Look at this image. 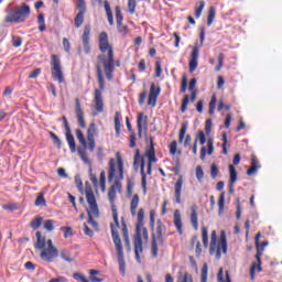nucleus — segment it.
<instances>
[{
  "instance_id": "f257e3e1",
  "label": "nucleus",
  "mask_w": 282,
  "mask_h": 282,
  "mask_svg": "<svg viewBox=\"0 0 282 282\" xmlns=\"http://www.w3.org/2000/svg\"><path fill=\"white\" fill-rule=\"evenodd\" d=\"M115 183L108 189V202H110L113 223L110 224V231L115 249L117 251V259L119 270L124 274V251L122 249V240L120 239V221L118 220V207L116 206V197L118 193H122V180H124V161L122 156H116L108 162V181Z\"/></svg>"
},
{
  "instance_id": "f03ea898",
  "label": "nucleus",
  "mask_w": 282,
  "mask_h": 282,
  "mask_svg": "<svg viewBox=\"0 0 282 282\" xmlns=\"http://www.w3.org/2000/svg\"><path fill=\"white\" fill-rule=\"evenodd\" d=\"M99 51L101 55L97 56V80L99 83V89H95L94 93V106L91 110L95 111L94 116L102 113L105 111V101L102 100V93L105 91V77L102 76V67L108 80H113V72L116 66L120 67V61L113 58V45L109 43V35L107 32L99 34Z\"/></svg>"
},
{
  "instance_id": "7ed1b4c3",
  "label": "nucleus",
  "mask_w": 282,
  "mask_h": 282,
  "mask_svg": "<svg viewBox=\"0 0 282 282\" xmlns=\"http://www.w3.org/2000/svg\"><path fill=\"white\" fill-rule=\"evenodd\" d=\"M85 193H86V202L89 206V208L87 209L88 224H90L93 228L97 229L98 223L94 219H98V217H100V210L98 209L96 195L94 194V189L91 188V185H89V182H86Z\"/></svg>"
},
{
  "instance_id": "20e7f679",
  "label": "nucleus",
  "mask_w": 282,
  "mask_h": 282,
  "mask_svg": "<svg viewBox=\"0 0 282 282\" xmlns=\"http://www.w3.org/2000/svg\"><path fill=\"white\" fill-rule=\"evenodd\" d=\"M30 14H32V9L30 4L25 2L21 3L7 11V15L4 17V23H25L28 19H30Z\"/></svg>"
},
{
  "instance_id": "39448f33",
  "label": "nucleus",
  "mask_w": 282,
  "mask_h": 282,
  "mask_svg": "<svg viewBox=\"0 0 282 282\" xmlns=\"http://www.w3.org/2000/svg\"><path fill=\"white\" fill-rule=\"evenodd\" d=\"M228 252V240L226 238V231H220V238L217 239V230L212 231L209 254L215 256L216 259H221V254Z\"/></svg>"
},
{
  "instance_id": "423d86ee",
  "label": "nucleus",
  "mask_w": 282,
  "mask_h": 282,
  "mask_svg": "<svg viewBox=\"0 0 282 282\" xmlns=\"http://www.w3.org/2000/svg\"><path fill=\"white\" fill-rule=\"evenodd\" d=\"M138 206H140V196L134 194L130 202V213L132 217H135L137 215L135 231L142 232V228L144 226V208H140L138 210Z\"/></svg>"
},
{
  "instance_id": "0eeeda50",
  "label": "nucleus",
  "mask_w": 282,
  "mask_h": 282,
  "mask_svg": "<svg viewBox=\"0 0 282 282\" xmlns=\"http://www.w3.org/2000/svg\"><path fill=\"white\" fill-rule=\"evenodd\" d=\"M164 231V224L161 219L156 221V229L155 232L152 235V242H151V254L152 257L158 258V252L161 246H164V238L162 232Z\"/></svg>"
},
{
  "instance_id": "6e6552de",
  "label": "nucleus",
  "mask_w": 282,
  "mask_h": 282,
  "mask_svg": "<svg viewBox=\"0 0 282 282\" xmlns=\"http://www.w3.org/2000/svg\"><path fill=\"white\" fill-rule=\"evenodd\" d=\"M51 74H52L53 80H56L59 84L65 83V76L63 75V67L61 66V58L56 54H53L51 56Z\"/></svg>"
},
{
  "instance_id": "1a4fd4ad",
  "label": "nucleus",
  "mask_w": 282,
  "mask_h": 282,
  "mask_svg": "<svg viewBox=\"0 0 282 282\" xmlns=\"http://www.w3.org/2000/svg\"><path fill=\"white\" fill-rule=\"evenodd\" d=\"M58 257V249L52 242V239H48L46 242V247L42 249L40 253V259L45 261L46 263H53L54 259Z\"/></svg>"
},
{
  "instance_id": "9d476101",
  "label": "nucleus",
  "mask_w": 282,
  "mask_h": 282,
  "mask_svg": "<svg viewBox=\"0 0 282 282\" xmlns=\"http://www.w3.org/2000/svg\"><path fill=\"white\" fill-rule=\"evenodd\" d=\"M254 239H256V246H257V253H256L257 262H252L250 268L251 281H254L256 272H263V268H261V247H259V239H261V232H258Z\"/></svg>"
},
{
  "instance_id": "9b49d317",
  "label": "nucleus",
  "mask_w": 282,
  "mask_h": 282,
  "mask_svg": "<svg viewBox=\"0 0 282 282\" xmlns=\"http://www.w3.org/2000/svg\"><path fill=\"white\" fill-rule=\"evenodd\" d=\"M145 158H148V175H151L153 164L158 162V156H155V143L153 138H150V147L145 150Z\"/></svg>"
},
{
  "instance_id": "f8f14e48",
  "label": "nucleus",
  "mask_w": 282,
  "mask_h": 282,
  "mask_svg": "<svg viewBox=\"0 0 282 282\" xmlns=\"http://www.w3.org/2000/svg\"><path fill=\"white\" fill-rule=\"evenodd\" d=\"M77 14L75 15V28H82L85 23V14H87V4L85 0H77Z\"/></svg>"
},
{
  "instance_id": "ddd939ff",
  "label": "nucleus",
  "mask_w": 282,
  "mask_h": 282,
  "mask_svg": "<svg viewBox=\"0 0 282 282\" xmlns=\"http://www.w3.org/2000/svg\"><path fill=\"white\" fill-rule=\"evenodd\" d=\"M115 13L117 21V31L120 33L121 36H127V34H129V26L122 23L124 21V17L122 15V10L120 9V7L117 6L115 8Z\"/></svg>"
},
{
  "instance_id": "4468645a",
  "label": "nucleus",
  "mask_w": 282,
  "mask_h": 282,
  "mask_svg": "<svg viewBox=\"0 0 282 282\" xmlns=\"http://www.w3.org/2000/svg\"><path fill=\"white\" fill-rule=\"evenodd\" d=\"M134 166L140 165L141 169V186L147 192V173H144V159L140 158V149H137L134 154Z\"/></svg>"
},
{
  "instance_id": "2eb2a0df",
  "label": "nucleus",
  "mask_w": 282,
  "mask_h": 282,
  "mask_svg": "<svg viewBox=\"0 0 282 282\" xmlns=\"http://www.w3.org/2000/svg\"><path fill=\"white\" fill-rule=\"evenodd\" d=\"M89 41H91V25L86 24L82 34V43L84 45L85 54H91V44H89Z\"/></svg>"
},
{
  "instance_id": "dca6fc26",
  "label": "nucleus",
  "mask_w": 282,
  "mask_h": 282,
  "mask_svg": "<svg viewBox=\"0 0 282 282\" xmlns=\"http://www.w3.org/2000/svg\"><path fill=\"white\" fill-rule=\"evenodd\" d=\"M186 131H188V121H185L181 124L178 132V144H184L185 148L188 147L191 142H193V137H191V134H186Z\"/></svg>"
},
{
  "instance_id": "f3484780",
  "label": "nucleus",
  "mask_w": 282,
  "mask_h": 282,
  "mask_svg": "<svg viewBox=\"0 0 282 282\" xmlns=\"http://www.w3.org/2000/svg\"><path fill=\"white\" fill-rule=\"evenodd\" d=\"M96 135H98V128L96 127V123H90L87 130L89 151H94L96 149Z\"/></svg>"
},
{
  "instance_id": "a211bd4d",
  "label": "nucleus",
  "mask_w": 282,
  "mask_h": 282,
  "mask_svg": "<svg viewBox=\"0 0 282 282\" xmlns=\"http://www.w3.org/2000/svg\"><path fill=\"white\" fill-rule=\"evenodd\" d=\"M161 91H162V88H160V86H156L155 84H151L150 93L148 96V105L150 107H155V105H158V97L160 96Z\"/></svg>"
},
{
  "instance_id": "6ab92c4d",
  "label": "nucleus",
  "mask_w": 282,
  "mask_h": 282,
  "mask_svg": "<svg viewBox=\"0 0 282 282\" xmlns=\"http://www.w3.org/2000/svg\"><path fill=\"white\" fill-rule=\"evenodd\" d=\"M144 250L142 242V231H135L134 236V257L137 261H140V254H142Z\"/></svg>"
},
{
  "instance_id": "aec40b11",
  "label": "nucleus",
  "mask_w": 282,
  "mask_h": 282,
  "mask_svg": "<svg viewBox=\"0 0 282 282\" xmlns=\"http://www.w3.org/2000/svg\"><path fill=\"white\" fill-rule=\"evenodd\" d=\"M199 46L195 45L192 48L191 58H189V72L193 74L195 69H197V65H199Z\"/></svg>"
},
{
  "instance_id": "412c9836",
  "label": "nucleus",
  "mask_w": 282,
  "mask_h": 282,
  "mask_svg": "<svg viewBox=\"0 0 282 282\" xmlns=\"http://www.w3.org/2000/svg\"><path fill=\"white\" fill-rule=\"evenodd\" d=\"M138 135L142 138V129H149V117L144 112H139L137 118Z\"/></svg>"
},
{
  "instance_id": "4be33fe9",
  "label": "nucleus",
  "mask_w": 282,
  "mask_h": 282,
  "mask_svg": "<svg viewBox=\"0 0 282 282\" xmlns=\"http://www.w3.org/2000/svg\"><path fill=\"white\" fill-rule=\"evenodd\" d=\"M75 112L77 116V121L79 127H82V129H85L86 123H85V113L83 112V107L80 106V99L75 98Z\"/></svg>"
},
{
  "instance_id": "5701e85b",
  "label": "nucleus",
  "mask_w": 282,
  "mask_h": 282,
  "mask_svg": "<svg viewBox=\"0 0 282 282\" xmlns=\"http://www.w3.org/2000/svg\"><path fill=\"white\" fill-rule=\"evenodd\" d=\"M191 96L185 95L182 99L181 104V113H186V109H188V102H195L197 100V90H191Z\"/></svg>"
},
{
  "instance_id": "b1692460",
  "label": "nucleus",
  "mask_w": 282,
  "mask_h": 282,
  "mask_svg": "<svg viewBox=\"0 0 282 282\" xmlns=\"http://www.w3.org/2000/svg\"><path fill=\"white\" fill-rule=\"evenodd\" d=\"M184 186V177L180 176L174 184V197L177 204H182V187Z\"/></svg>"
},
{
  "instance_id": "393cba45",
  "label": "nucleus",
  "mask_w": 282,
  "mask_h": 282,
  "mask_svg": "<svg viewBox=\"0 0 282 282\" xmlns=\"http://www.w3.org/2000/svg\"><path fill=\"white\" fill-rule=\"evenodd\" d=\"M214 151H215L214 140L213 138H209L207 140V151H206V147H203L200 149V160H206V153L207 155H213Z\"/></svg>"
},
{
  "instance_id": "a878e982",
  "label": "nucleus",
  "mask_w": 282,
  "mask_h": 282,
  "mask_svg": "<svg viewBox=\"0 0 282 282\" xmlns=\"http://www.w3.org/2000/svg\"><path fill=\"white\" fill-rule=\"evenodd\" d=\"M121 232H122L123 241L126 243V248H128V250H131V240H129V228L127 227V223L124 221V218H121Z\"/></svg>"
},
{
  "instance_id": "bb28decb",
  "label": "nucleus",
  "mask_w": 282,
  "mask_h": 282,
  "mask_svg": "<svg viewBox=\"0 0 282 282\" xmlns=\"http://www.w3.org/2000/svg\"><path fill=\"white\" fill-rule=\"evenodd\" d=\"M237 182V169H235V165H229V193H235V189H232V186Z\"/></svg>"
},
{
  "instance_id": "cd10ccee",
  "label": "nucleus",
  "mask_w": 282,
  "mask_h": 282,
  "mask_svg": "<svg viewBox=\"0 0 282 282\" xmlns=\"http://www.w3.org/2000/svg\"><path fill=\"white\" fill-rule=\"evenodd\" d=\"M35 237H36L35 248H37L39 250H43L47 248V240L45 239V236L41 234V231H36Z\"/></svg>"
},
{
  "instance_id": "c85d7f7f",
  "label": "nucleus",
  "mask_w": 282,
  "mask_h": 282,
  "mask_svg": "<svg viewBox=\"0 0 282 282\" xmlns=\"http://www.w3.org/2000/svg\"><path fill=\"white\" fill-rule=\"evenodd\" d=\"M192 214H191V224L194 228V230H199V220L197 215V206L193 205L191 207Z\"/></svg>"
},
{
  "instance_id": "c756f323",
  "label": "nucleus",
  "mask_w": 282,
  "mask_h": 282,
  "mask_svg": "<svg viewBox=\"0 0 282 282\" xmlns=\"http://www.w3.org/2000/svg\"><path fill=\"white\" fill-rule=\"evenodd\" d=\"M174 226L178 232V235H184L183 224H182V215L180 210L174 212Z\"/></svg>"
},
{
  "instance_id": "7c9ffc66",
  "label": "nucleus",
  "mask_w": 282,
  "mask_h": 282,
  "mask_svg": "<svg viewBox=\"0 0 282 282\" xmlns=\"http://www.w3.org/2000/svg\"><path fill=\"white\" fill-rule=\"evenodd\" d=\"M259 169H261V165H259V160H257V156H252L251 158V166L249 170H247V175L252 176L254 175V173H257V171H259Z\"/></svg>"
},
{
  "instance_id": "2f4dec72",
  "label": "nucleus",
  "mask_w": 282,
  "mask_h": 282,
  "mask_svg": "<svg viewBox=\"0 0 282 282\" xmlns=\"http://www.w3.org/2000/svg\"><path fill=\"white\" fill-rule=\"evenodd\" d=\"M66 131V141L68 142V147L72 153H76V141L74 140V134H72V129Z\"/></svg>"
},
{
  "instance_id": "473e14b6",
  "label": "nucleus",
  "mask_w": 282,
  "mask_h": 282,
  "mask_svg": "<svg viewBox=\"0 0 282 282\" xmlns=\"http://www.w3.org/2000/svg\"><path fill=\"white\" fill-rule=\"evenodd\" d=\"M104 8L106 10V17L110 26H113V11H111V4L107 0L104 1Z\"/></svg>"
},
{
  "instance_id": "72a5a7b5",
  "label": "nucleus",
  "mask_w": 282,
  "mask_h": 282,
  "mask_svg": "<svg viewBox=\"0 0 282 282\" xmlns=\"http://www.w3.org/2000/svg\"><path fill=\"white\" fill-rule=\"evenodd\" d=\"M204 8H206V1L199 0L198 6L195 7V19H199L202 17V13L204 12Z\"/></svg>"
},
{
  "instance_id": "f704fd0d",
  "label": "nucleus",
  "mask_w": 282,
  "mask_h": 282,
  "mask_svg": "<svg viewBox=\"0 0 282 282\" xmlns=\"http://www.w3.org/2000/svg\"><path fill=\"white\" fill-rule=\"evenodd\" d=\"M217 14V10L215 9V7H210L208 9V13H207V26L210 28V25H213V21H215V17Z\"/></svg>"
},
{
  "instance_id": "c9c22d12",
  "label": "nucleus",
  "mask_w": 282,
  "mask_h": 282,
  "mask_svg": "<svg viewBox=\"0 0 282 282\" xmlns=\"http://www.w3.org/2000/svg\"><path fill=\"white\" fill-rule=\"evenodd\" d=\"M192 246H195V252L197 257H200L202 254V242L199 241V238L197 236H194L192 238Z\"/></svg>"
},
{
  "instance_id": "e433bc0d",
  "label": "nucleus",
  "mask_w": 282,
  "mask_h": 282,
  "mask_svg": "<svg viewBox=\"0 0 282 282\" xmlns=\"http://www.w3.org/2000/svg\"><path fill=\"white\" fill-rule=\"evenodd\" d=\"M42 225H43V217L41 216L33 218L30 223V226L33 230H39V228H41Z\"/></svg>"
},
{
  "instance_id": "4c0bfd02",
  "label": "nucleus",
  "mask_w": 282,
  "mask_h": 282,
  "mask_svg": "<svg viewBox=\"0 0 282 282\" xmlns=\"http://www.w3.org/2000/svg\"><path fill=\"white\" fill-rule=\"evenodd\" d=\"M37 23L40 32H45V30H47V25H45V15L43 13L37 15Z\"/></svg>"
},
{
  "instance_id": "58836bf2",
  "label": "nucleus",
  "mask_w": 282,
  "mask_h": 282,
  "mask_svg": "<svg viewBox=\"0 0 282 282\" xmlns=\"http://www.w3.org/2000/svg\"><path fill=\"white\" fill-rule=\"evenodd\" d=\"M75 133L79 144H82L83 147H88L87 140H85V134L83 133V131L80 129H77Z\"/></svg>"
},
{
  "instance_id": "ea45409f",
  "label": "nucleus",
  "mask_w": 282,
  "mask_h": 282,
  "mask_svg": "<svg viewBox=\"0 0 282 282\" xmlns=\"http://www.w3.org/2000/svg\"><path fill=\"white\" fill-rule=\"evenodd\" d=\"M170 154L171 155H182V150H177V141H172L170 144Z\"/></svg>"
},
{
  "instance_id": "a19ab883",
  "label": "nucleus",
  "mask_w": 282,
  "mask_h": 282,
  "mask_svg": "<svg viewBox=\"0 0 282 282\" xmlns=\"http://www.w3.org/2000/svg\"><path fill=\"white\" fill-rule=\"evenodd\" d=\"M122 127V124L120 123V112H116L115 113V131L117 133V135H120V128Z\"/></svg>"
},
{
  "instance_id": "79ce46f5",
  "label": "nucleus",
  "mask_w": 282,
  "mask_h": 282,
  "mask_svg": "<svg viewBox=\"0 0 282 282\" xmlns=\"http://www.w3.org/2000/svg\"><path fill=\"white\" fill-rule=\"evenodd\" d=\"M200 282H208V264H204L200 270Z\"/></svg>"
},
{
  "instance_id": "37998d69",
  "label": "nucleus",
  "mask_w": 282,
  "mask_h": 282,
  "mask_svg": "<svg viewBox=\"0 0 282 282\" xmlns=\"http://www.w3.org/2000/svg\"><path fill=\"white\" fill-rule=\"evenodd\" d=\"M50 137L52 138L54 145L57 147L58 149H62L63 141H61V138H58V135H56V133L52 131H50Z\"/></svg>"
},
{
  "instance_id": "c03bdc74",
  "label": "nucleus",
  "mask_w": 282,
  "mask_h": 282,
  "mask_svg": "<svg viewBox=\"0 0 282 282\" xmlns=\"http://www.w3.org/2000/svg\"><path fill=\"white\" fill-rule=\"evenodd\" d=\"M89 274H90L89 279L91 282H104L105 281V280H102V278L96 276V274H100V271H98V270L93 269L89 271Z\"/></svg>"
},
{
  "instance_id": "a18cd8bd",
  "label": "nucleus",
  "mask_w": 282,
  "mask_h": 282,
  "mask_svg": "<svg viewBox=\"0 0 282 282\" xmlns=\"http://www.w3.org/2000/svg\"><path fill=\"white\" fill-rule=\"evenodd\" d=\"M194 142H199V144L204 145L206 144V134L204 133V131H198V133L195 137Z\"/></svg>"
},
{
  "instance_id": "49530a36",
  "label": "nucleus",
  "mask_w": 282,
  "mask_h": 282,
  "mask_svg": "<svg viewBox=\"0 0 282 282\" xmlns=\"http://www.w3.org/2000/svg\"><path fill=\"white\" fill-rule=\"evenodd\" d=\"M59 230L64 232V239H69V237H74V229H72V227H61Z\"/></svg>"
},
{
  "instance_id": "de8ad7c7",
  "label": "nucleus",
  "mask_w": 282,
  "mask_h": 282,
  "mask_svg": "<svg viewBox=\"0 0 282 282\" xmlns=\"http://www.w3.org/2000/svg\"><path fill=\"white\" fill-rule=\"evenodd\" d=\"M217 105V95L214 94L212 96V99L209 101V116H213V113H215V107Z\"/></svg>"
},
{
  "instance_id": "09e8293b",
  "label": "nucleus",
  "mask_w": 282,
  "mask_h": 282,
  "mask_svg": "<svg viewBox=\"0 0 282 282\" xmlns=\"http://www.w3.org/2000/svg\"><path fill=\"white\" fill-rule=\"evenodd\" d=\"M202 237L204 248H208V228L202 227Z\"/></svg>"
},
{
  "instance_id": "8fccbe9b",
  "label": "nucleus",
  "mask_w": 282,
  "mask_h": 282,
  "mask_svg": "<svg viewBox=\"0 0 282 282\" xmlns=\"http://www.w3.org/2000/svg\"><path fill=\"white\" fill-rule=\"evenodd\" d=\"M226 204V193H221L218 199L219 213H224V206Z\"/></svg>"
},
{
  "instance_id": "3c124183",
  "label": "nucleus",
  "mask_w": 282,
  "mask_h": 282,
  "mask_svg": "<svg viewBox=\"0 0 282 282\" xmlns=\"http://www.w3.org/2000/svg\"><path fill=\"white\" fill-rule=\"evenodd\" d=\"M46 202H45V194L40 193L35 199V206H45Z\"/></svg>"
},
{
  "instance_id": "603ef678",
  "label": "nucleus",
  "mask_w": 282,
  "mask_h": 282,
  "mask_svg": "<svg viewBox=\"0 0 282 282\" xmlns=\"http://www.w3.org/2000/svg\"><path fill=\"white\" fill-rule=\"evenodd\" d=\"M137 6H138V3L135 2V0H128V12H129V14H135Z\"/></svg>"
},
{
  "instance_id": "864d4df0",
  "label": "nucleus",
  "mask_w": 282,
  "mask_h": 282,
  "mask_svg": "<svg viewBox=\"0 0 282 282\" xmlns=\"http://www.w3.org/2000/svg\"><path fill=\"white\" fill-rule=\"evenodd\" d=\"M3 210H19V205L17 203H8L2 205Z\"/></svg>"
},
{
  "instance_id": "5fc2aeb1",
  "label": "nucleus",
  "mask_w": 282,
  "mask_h": 282,
  "mask_svg": "<svg viewBox=\"0 0 282 282\" xmlns=\"http://www.w3.org/2000/svg\"><path fill=\"white\" fill-rule=\"evenodd\" d=\"M186 87H188V78L186 77V75H183L181 82V94H186Z\"/></svg>"
},
{
  "instance_id": "6e6d98bb",
  "label": "nucleus",
  "mask_w": 282,
  "mask_h": 282,
  "mask_svg": "<svg viewBox=\"0 0 282 282\" xmlns=\"http://www.w3.org/2000/svg\"><path fill=\"white\" fill-rule=\"evenodd\" d=\"M196 180L198 182H202L204 180V169H202V165L196 166Z\"/></svg>"
},
{
  "instance_id": "4d7b16f0",
  "label": "nucleus",
  "mask_w": 282,
  "mask_h": 282,
  "mask_svg": "<svg viewBox=\"0 0 282 282\" xmlns=\"http://www.w3.org/2000/svg\"><path fill=\"white\" fill-rule=\"evenodd\" d=\"M73 279L78 282H89L87 276L83 275V273H74Z\"/></svg>"
},
{
  "instance_id": "13d9d810",
  "label": "nucleus",
  "mask_w": 282,
  "mask_h": 282,
  "mask_svg": "<svg viewBox=\"0 0 282 282\" xmlns=\"http://www.w3.org/2000/svg\"><path fill=\"white\" fill-rule=\"evenodd\" d=\"M93 171H94V170L90 167V169H89L90 182H93V185L95 186V188H98V177L96 176V174H94Z\"/></svg>"
},
{
  "instance_id": "bf43d9fd",
  "label": "nucleus",
  "mask_w": 282,
  "mask_h": 282,
  "mask_svg": "<svg viewBox=\"0 0 282 282\" xmlns=\"http://www.w3.org/2000/svg\"><path fill=\"white\" fill-rule=\"evenodd\" d=\"M106 182H107V175L105 174V171H102L100 173V178H99V184H100L101 191H105Z\"/></svg>"
},
{
  "instance_id": "052dcab7",
  "label": "nucleus",
  "mask_w": 282,
  "mask_h": 282,
  "mask_svg": "<svg viewBox=\"0 0 282 282\" xmlns=\"http://www.w3.org/2000/svg\"><path fill=\"white\" fill-rule=\"evenodd\" d=\"M44 229L47 230L48 232H52V230H54V220L52 219L45 220Z\"/></svg>"
},
{
  "instance_id": "680f3d73",
  "label": "nucleus",
  "mask_w": 282,
  "mask_h": 282,
  "mask_svg": "<svg viewBox=\"0 0 282 282\" xmlns=\"http://www.w3.org/2000/svg\"><path fill=\"white\" fill-rule=\"evenodd\" d=\"M61 257L67 263H72L74 261V258H72V256L67 251H62Z\"/></svg>"
},
{
  "instance_id": "e2e57ef3",
  "label": "nucleus",
  "mask_w": 282,
  "mask_h": 282,
  "mask_svg": "<svg viewBox=\"0 0 282 282\" xmlns=\"http://www.w3.org/2000/svg\"><path fill=\"white\" fill-rule=\"evenodd\" d=\"M223 67H224V53H219V55H218V64L216 66V72H221Z\"/></svg>"
},
{
  "instance_id": "0e129e2a",
  "label": "nucleus",
  "mask_w": 282,
  "mask_h": 282,
  "mask_svg": "<svg viewBox=\"0 0 282 282\" xmlns=\"http://www.w3.org/2000/svg\"><path fill=\"white\" fill-rule=\"evenodd\" d=\"M63 47L64 51L67 52V54H69V52L72 51V43H69V40L67 37L63 39Z\"/></svg>"
},
{
  "instance_id": "69168bd1",
  "label": "nucleus",
  "mask_w": 282,
  "mask_h": 282,
  "mask_svg": "<svg viewBox=\"0 0 282 282\" xmlns=\"http://www.w3.org/2000/svg\"><path fill=\"white\" fill-rule=\"evenodd\" d=\"M22 43H23V40L21 39V36H13L12 37L13 47H21Z\"/></svg>"
},
{
  "instance_id": "338daca9",
  "label": "nucleus",
  "mask_w": 282,
  "mask_h": 282,
  "mask_svg": "<svg viewBox=\"0 0 282 282\" xmlns=\"http://www.w3.org/2000/svg\"><path fill=\"white\" fill-rule=\"evenodd\" d=\"M210 175L213 180H215L217 175H219V169L215 164L210 165Z\"/></svg>"
},
{
  "instance_id": "774afa93",
  "label": "nucleus",
  "mask_w": 282,
  "mask_h": 282,
  "mask_svg": "<svg viewBox=\"0 0 282 282\" xmlns=\"http://www.w3.org/2000/svg\"><path fill=\"white\" fill-rule=\"evenodd\" d=\"M181 282H193V275L188 272H185L181 279Z\"/></svg>"
}]
</instances>
